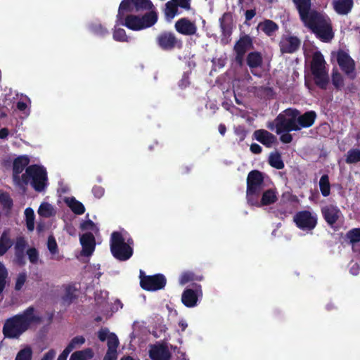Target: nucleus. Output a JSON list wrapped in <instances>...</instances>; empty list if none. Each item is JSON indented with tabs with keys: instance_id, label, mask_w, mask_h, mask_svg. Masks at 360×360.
Instances as JSON below:
<instances>
[{
	"instance_id": "obj_1",
	"label": "nucleus",
	"mask_w": 360,
	"mask_h": 360,
	"mask_svg": "<svg viewBox=\"0 0 360 360\" xmlns=\"http://www.w3.org/2000/svg\"><path fill=\"white\" fill-rule=\"evenodd\" d=\"M304 25L309 27L323 41L333 38V32L328 18L311 10V0H292Z\"/></svg>"
},
{
	"instance_id": "obj_2",
	"label": "nucleus",
	"mask_w": 360,
	"mask_h": 360,
	"mask_svg": "<svg viewBox=\"0 0 360 360\" xmlns=\"http://www.w3.org/2000/svg\"><path fill=\"white\" fill-rule=\"evenodd\" d=\"M22 177L16 186L22 191H25L27 186L30 185L35 191L43 192L49 184L46 169L41 165L35 164L28 166Z\"/></svg>"
},
{
	"instance_id": "obj_3",
	"label": "nucleus",
	"mask_w": 360,
	"mask_h": 360,
	"mask_svg": "<svg viewBox=\"0 0 360 360\" xmlns=\"http://www.w3.org/2000/svg\"><path fill=\"white\" fill-rule=\"evenodd\" d=\"M34 308L29 307L23 314L8 319L3 329L5 336L12 338H18L26 330L31 323L39 319L34 315Z\"/></svg>"
},
{
	"instance_id": "obj_4",
	"label": "nucleus",
	"mask_w": 360,
	"mask_h": 360,
	"mask_svg": "<svg viewBox=\"0 0 360 360\" xmlns=\"http://www.w3.org/2000/svg\"><path fill=\"white\" fill-rule=\"evenodd\" d=\"M133 240L126 232H113L110 238L112 255L120 261L129 259L133 255Z\"/></svg>"
},
{
	"instance_id": "obj_5",
	"label": "nucleus",
	"mask_w": 360,
	"mask_h": 360,
	"mask_svg": "<svg viewBox=\"0 0 360 360\" xmlns=\"http://www.w3.org/2000/svg\"><path fill=\"white\" fill-rule=\"evenodd\" d=\"M158 20L156 13L151 11L142 17L129 14L124 15L119 19L117 16V22H120L122 25L126 26L127 28L134 30L139 31L153 25Z\"/></svg>"
},
{
	"instance_id": "obj_6",
	"label": "nucleus",
	"mask_w": 360,
	"mask_h": 360,
	"mask_svg": "<svg viewBox=\"0 0 360 360\" xmlns=\"http://www.w3.org/2000/svg\"><path fill=\"white\" fill-rule=\"evenodd\" d=\"M298 115L299 111L295 109H286L278 115L273 124L268 127L273 130L274 126H275L277 134H281L283 131L300 130V127L297 123Z\"/></svg>"
},
{
	"instance_id": "obj_7",
	"label": "nucleus",
	"mask_w": 360,
	"mask_h": 360,
	"mask_svg": "<svg viewBox=\"0 0 360 360\" xmlns=\"http://www.w3.org/2000/svg\"><path fill=\"white\" fill-rule=\"evenodd\" d=\"M311 69L316 85L321 89H326L329 78L325 60L319 51H315L313 53Z\"/></svg>"
},
{
	"instance_id": "obj_8",
	"label": "nucleus",
	"mask_w": 360,
	"mask_h": 360,
	"mask_svg": "<svg viewBox=\"0 0 360 360\" xmlns=\"http://www.w3.org/2000/svg\"><path fill=\"white\" fill-rule=\"evenodd\" d=\"M264 189L262 174L257 171L250 172L247 177L246 200L248 205L252 202H257L256 197L260 195Z\"/></svg>"
},
{
	"instance_id": "obj_9",
	"label": "nucleus",
	"mask_w": 360,
	"mask_h": 360,
	"mask_svg": "<svg viewBox=\"0 0 360 360\" xmlns=\"http://www.w3.org/2000/svg\"><path fill=\"white\" fill-rule=\"evenodd\" d=\"M140 285L147 291H157L163 289L166 285L167 280L162 274L146 276L143 271L139 272Z\"/></svg>"
},
{
	"instance_id": "obj_10",
	"label": "nucleus",
	"mask_w": 360,
	"mask_h": 360,
	"mask_svg": "<svg viewBox=\"0 0 360 360\" xmlns=\"http://www.w3.org/2000/svg\"><path fill=\"white\" fill-rule=\"evenodd\" d=\"M152 4L150 0H123L118 10L117 16L119 19L128 13L138 12L151 8Z\"/></svg>"
},
{
	"instance_id": "obj_11",
	"label": "nucleus",
	"mask_w": 360,
	"mask_h": 360,
	"mask_svg": "<svg viewBox=\"0 0 360 360\" xmlns=\"http://www.w3.org/2000/svg\"><path fill=\"white\" fill-rule=\"evenodd\" d=\"M293 219L297 226L304 231H311L317 224L316 214L306 210L297 212Z\"/></svg>"
},
{
	"instance_id": "obj_12",
	"label": "nucleus",
	"mask_w": 360,
	"mask_h": 360,
	"mask_svg": "<svg viewBox=\"0 0 360 360\" xmlns=\"http://www.w3.org/2000/svg\"><path fill=\"white\" fill-rule=\"evenodd\" d=\"M193 286V288H186L181 295V302L188 308L196 307L199 300L202 297L201 285L194 284Z\"/></svg>"
},
{
	"instance_id": "obj_13",
	"label": "nucleus",
	"mask_w": 360,
	"mask_h": 360,
	"mask_svg": "<svg viewBox=\"0 0 360 360\" xmlns=\"http://www.w3.org/2000/svg\"><path fill=\"white\" fill-rule=\"evenodd\" d=\"M30 157L27 155H20L14 159L13 162V181L16 186L23 176L22 172L29 166Z\"/></svg>"
},
{
	"instance_id": "obj_14",
	"label": "nucleus",
	"mask_w": 360,
	"mask_h": 360,
	"mask_svg": "<svg viewBox=\"0 0 360 360\" xmlns=\"http://www.w3.org/2000/svg\"><path fill=\"white\" fill-rule=\"evenodd\" d=\"M336 57L338 63L342 71L350 78H354L355 77L354 62L352 58L344 51H339Z\"/></svg>"
},
{
	"instance_id": "obj_15",
	"label": "nucleus",
	"mask_w": 360,
	"mask_h": 360,
	"mask_svg": "<svg viewBox=\"0 0 360 360\" xmlns=\"http://www.w3.org/2000/svg\"><path fill=\"white\" fill-rule=\"evenodd\" d=\"M79 242L82 245L81 255L89 257L95 250L96 240L92 233H84L79 236Z\"/></svg>"
},
{
	"instance_id": "obj_16",
	"label": "nucleus",
	"mask_w": 360,
	"mask_h": 360,
	"mask_svg": "<svg viewBox=\"0 0 360 360\" xmlns=\"http://www.w3.org/2000/svg\"><path fill=\"white\" fill-rule=\"evenodd\" d=\"M278 200V193L275 189L264 190L260 195L256 197L257 202H252L250 205L261 207L275 203Z\"/></svg>"
},
{
	"instance_id": "obj_17",
	"label": "nucleus",
	"mask_w": 360,
	"mask_h": 360,
	"mask_svg": "<svg viewBox=\"0 0 360 360\" xmlns=\"http://www.w3.org/2000/svg\"><path fill=\"white\" fill-rule=\"evenodd\" d=\"M252 39L249 36H243L240 38L234 46L236 53V61L241 64L245 52L252 47Z\"/></svg>"
},
{
	"instance_id": "obj_18",
	"label": "nucleus",
	"mask_w": 360,
	"mask_h": 360,
	"mask_svg": "<svg viewBox=\"0 0 360 360\" xmlns=\"http://www.w3.org/2000/svg\"><path fill=\"white\" fill-rule=\"evenodd\" d=\"M175 29L179 33L188 36L195 34L197 31L195 22L185 18H181L176 22Z\"/></svg>"
},
{
	"instance_id": "obj_19",
	"label": "nucleus",
	"mask_w": 360,
	"mask_h": 360,
	"mask_svg": "<svg viewBox=\"0 0 360 360\" xmlns=\"http://www.w3.org/2000/svg\"><path fill=\"white\" fill-rule=\"evenodd\" d=\"M150 357L153 360H169L171 354L167 347L162 345H155L149 350Z\"/></svg>"
},
{
	"instance_id": "obj_20",
	"label": "nucleus",
	"mask_w": 360,
	"mask_h": 360,
	"mask_svg": "<svg viewBox=\"0 0 360 360\" xmlns=\"http://www.w3.org/2000/svg\"><path fill=\"white\" fill-rule=\"evenodd\" d=\"M300 41L296 37H285L280 42L281 51L282 53H293L300 46Z\"/></svg>"
},
{
	"instance_id": "obj_21",
	"label": "nucleus",
	"mask_w": 360,
	"mask_h": 360,
	"mask_svg": "<svg viewBox=\"0 0 360 360\" xmlns=\"http://www.w3.org/2000/svg\"><path fill=\"white\" fill-rule=\"evenodd\" d=\"M157 41L159 46L164 50L172 49L177 43L174 34L169 32L160 34L157 38Z\"/></svg>"
},
{
	"instance_id": "obj_22",
	"label": "nucleus",
	"mask_w": 360,
	"mask_h": 360,
	"mask_svg": "<svg viewBox=\"0 0 360 360\" xmlns=\"http://www.w3.org/2000/svg\"><path fill=\"white\" fill-rule=\"evenodd\" d=\"M322 212L328 224L333 225L341 216L340 210L333 205H327L322 208Z\"/></svg>"
},
{
	"instance_id": "obj_23",
	"label": "nucleus",
	"mask_w": 360,
	"mask_h": 360,
	"mask_svg": "<svg viewBox=\"0 0 360 360\" xmlns=\"http://www.w3.org/2000/svg\"><path fill=\"white\" fill-rule=\"evenodd\" d=\"M255 139L268 148L272 146L276 141V137L266 130L259 129L254 132Z\"/></svg>"
},
{
	"instance_id": "obj_24",
	"label": "nucleus",
	"mask_w": 360,
	"mask_h": 360,
	"mask_svg": "<svg viewBox=\"0 0 360 360\" xmlns=\"http://www.w3.org/2000/svg\"><path fill=\"white\" fill-rule=\"evenodd\" d=\"M335 11L340 15H347L353 6V0H335L333 3Z\"/></svg>"
},
{
	"instance_id": "obj_25",
	"label": "nucleus",
	"mask_w": 360,
	"mask_h": 360,
	"mask_svg": "<svg viewBox=\"0 0 360 360\" xmlns=\"http://www.w3.org/2000/svg\"><path fill=\"white\" fill-rule=\"evenodd\" d=\"M63 202L76 214H82L85 212L84 205L74 197H64Z\"/></svg>"
},
{
	"instance_id": "obj_26",
	"label": "nucleus",
	"mask_w": 360,
	"mask_h": 360,
	"mask_svg": "<svg viewBox=\"0 0 360 360\" xmlns=\"http://www.w3.org/2000/svg\"><path fill=\"white\" fill-rule=\"evenodd\" d=\"M316 116V113L314 111L307 112L302 115L299 114L297 118V123L300 127V129L309 127L314 124Z\"/></svg>"
},
{
	"instance_id": "obj_27",
	"label": "nucleus",
	"mask_w": 360,
	"mask_h": 360,
	"mask_svg": "<svg viewBox=\"0 0 360 360\" xmlns=\"http://www.w3.org/2000/svg\"><path fill=\"white\" fill-rule=\"evenodd\" d=\"M87 29L91 34L98 37H104L108 34L107 27L98 21L89 22L87 25Z\"/></svg>"
},
{
	"instance_id": "obj_28",
	"label": "nucleus",
	"mask_w": 360,
	"mask_h": 360,
	"mask_svg": "<svg viewBox=\"0 0 360 360\" xmlns=\"http://www.w3.org/2000/svg\"><path fill=\"white\" fill-rule=\"evenodd\" d=\"M347 237L349 240L354 252H360V228L350 230Z\"/></svg>"
},
{
	"instance_id": "obj_29",
	"label": "nucleus",
	"mask_w": 360,
	"mask_h": 360,
	"mask_svg": "<svg viewBox=\"0 0 360 360\" xmlns=\"http://www.w3.org/2000/svg\"><path fill=\"white\" fill-rule=\"evenodd\" d=\"M31 100L27 96L22 95L17 102L16 107L23 115L28 117L31 112Z\"/></svg>"
},
{
	"instance_id": "obj_30",
	"label": "nucleus",
	"mask_w": 360,
	"mask_h": 360,
	"mask_svg": "<svg viewBox=\"0 0 360 360\" xmlns=\"http://www.w3.org/2000/svg\"><path fill=\"white\" fill-rule=\"evenodd\" d=\"M38 214L44 218H49L55 216L56 210L51 204L43 202L41 203L38 210Z\"/></svg>"
},
{
	"instance_id": "obj_31",
	"label": "nucleus",
	"mask_w": 360,
	"mask_h": 360,
	"mask_svg": "<svg viewBox=\"0 0 360 360\" xmlns=\"http://www.w3.org/2000/svg\"><path fill=\"white\" fill-rule=\"evenodd\" d=\"M203 277L202 276H196L195 274L190 271H183L179 277V283L181 285H184L186 283L193 281H202Z\"/></svg>"
},
{
	"instance_id": "obj_32",
	"label": "nucleus",
	"mask_w": 360,
	"mask_h": 360,
	"mask_svg": "<svg viewBox=\"0 0 360 360\" xmlns=\"http://www.w3.org/2000/svg\"><path fill=\"white\" fill-rule=\"evenodd\" d=\"M120 25H122L120 24V22H117V19L112 34L113 39L117 41L127 42L129 41V37L126 34L125 30L120 27Z\"/></svg>"
},
{
	"instance_id": "obj_33",
	"label": "nucleus",
	"mask_w": 360,
	"mask_h": 360,
	"mask_svg": "<svg viewBox=\"0 0 360 360\" xmlns=\"http://www.w3.org/2000/svg\"><path fill=\"white\" fill-rule=\"evenodd\" d=\"M47 247L49 252L52 255V259L60 260L63 258V256L58 254V245L53 236H50L49 237L47 241Z\"/></svg>"
},
{
	"instance_id": "obj_34",
	"label": "nucleus",
	"mask_w": 360,
	"mask_h": 360,
	"mask_svg": "<svg viewBox=\"0 0 360 360\" xmlns=\"http://www.w3.org/2000/svg\"><path fill=\"white\" fill-rule=\"evenodd\" d=\"M93 356V352L91 349L86 348L83 350H79L73 352L70 358V360H89Z\"/></svg>"
},
{
	"instance_id": "obj_35",
	"label": "nucleus",
	"mask_w": 360,
	"mask_h": 360,
	"mask_svg": "<svg viewBox=\"0 0 360 360\" xmlns=\"http://www.w3.org/2000/svg\"><path fill=\"white\" fill-rule=\"evenodd\" d=\"M259 28L268 36H271L278 30V26L274 22L266 20L264 22L259 23Z\"/></svg>"
},
{
	"instance_id": "obj_36",
	"label": "nucleus",
	"mask_w": 360,
	"mask_h": 360,
	"mask_svg": "<svg viewBox=\"0 0 360 360\" xmlns=\"http://www.w3.org/2000/svg\"><path fill=\"white\" fill-rule=\"evenodd\" d=\"M85 342V338L83 336H76L73 338L65 349L70 353L73 349L82 347Z\"/></svg>"
},
{
	"instance_id": "obj_37",
	"label": "nucleus",
	"mask_w": 360,
	"mask_h": 360,
	"mask_svg": "<svg viewBox=\"0 0 360 360\" xmlns=\"http://www.w3.org/2000/svg\"><path fill=\"white\" fill-rule=\"evenodd\" d=\"M13 245L8 233L4 232L0 238V255H3Z\"/></svg>"
},
{
	"instance_id": "obj_38",
	"label": "nucleus",
	"mask_w": 360,
	"mask_h": 360,
	"mask_svg": "<svg viewBox=\"0 0 360 360\" xmlns=\"http://www.w3.org/2000/svg\"><path fill=\"white\" fill-rule=\"evenodd\" d=\"M320 190L323 196H328L330 192V186L328 176L323 175L319 181Z\"/></svg>"
},
{
	"instance_id": "obj_39",
	"label": "nucleus",
	"mask_w": 360,
	"mask_h": 360,
	"mask_svg": "<svg viewBox=\"0 0 360 360\" xmlns=\"http://www.w3.org/2000/svg\"><path fill=\"white\" fill-rule=\"evenodd\" d=\"M345 160L349 164L360 162V149L353 148L349 150L347 153Z\"/></svg>"
},
{
	"instance_id": "obj_40",
	"label": "nucleus",
	"mask_w": 360,
	"mask_h": 360,
	"mask_svg": "<svg viewBox=\"0 0 360 360\" xmlns=\"http://www.w3.org/2000/svg\"><path fill=\"white\" fill-rule=\"evenodd\" d=\"M25 215L26 219L27 228L29 231H32L34 229V210L27 207L25 210Z\"/></svg>"
},
{
	"instance_id": "obj_41",
	"label": "nucleus",
	"mask_w": 360,
	"mask_h": 360,
	"mask_svg": "<svg viewBox=\"0 0 360 360\" xmlns=\"http://www.w3.org/2000/svg\"><path fill=\"white\" fill-rule=\"evenodd\" d=\"M262 63V56L257 52L250 53L248 56V64L250 68H257Z\"/></svg>"
},
{
	"instance_id": "obj_42",
	"label": "nucleus",
	"mask_w": 360,
	"mask_h": 360,
	"mask_svg": "<svg viewBox=\"0 0 360 360\" xmlns=\"http://www.w3.org/2000/svg\"><path fill=\"white\" fill-rule=\"evenodd\" d=\"M176 4L173 1H169L166 4L165 14L167 20H171L177 13Z\"/></svg>"
},
{
	"instance_id": "obj_43",
	"label": "nucleus",
	"mask_w": 360,
	"mask_h": 360,
	"mask_svg": "<svg viewBox=\"0 0 360 360\" xmlns=\"http://www.w3.org/2000/svg\"><path fill=\"white\" fill-rule=\"evenodd\" d=\"M32 348L27 346L18 352L15 360H32Z\"/></svg>"
},
{
	"instance_id": "obj_44",
	"label": "nucleus",
	"mask_w": 360,
	"mask_h": 360,
	"mask_svg": "<svg viewBox=\"0 0 360 360\" xmlns=\"http://www.w3.org/2000/svg\"><path fill=\"white\" fill-rule=\"evenodd\" d=\"M81 229L86 233H92L94 236L96 235L99 231L98 226L91 220H86L82 223Z\"/></svg>"
},
{
	"instance_id": "obj_45",
	"label": "nucleus",
	"mask_w": 360,
	"mask_h": 360,
	"mask_svg": "<svg viewBox=\"0 0 360 360\" xmlns=\"http://www.w3.org/2000/svg\"><path fill=\"white\" fill-rule=\"evenodd\" d=\"M269 162L272 167L278 169H282L284 167L281 158L277 153H271L270 155Z\"/></svg>"
},
{
	"instance_id": "obj_46",
	"label": "nucleus",
	"mask_w": 360,
	"mask_h": 360,
	"mask_svg": "<svg viewBox=\"0 0 360 360\" xmlns=\"http://www.w3.org/2000/svg\"><path fill=\"white\" fill-rule=\"evenodd\" d=\"M0 203L5 209H10L13 205V202L9 195L3 191H0Z\"/></svg>"
},
{
	"instance_id": "obj_47",
	"label": "nucleus",
	"mask_w": 360,
	"mask_h": 360,
	"mask_svg": "<svg viewBox=\"0 0 360 360\" xmlns=\"http://www.w3.org/2000/svg\"><path fill=\"white\" fill-rule=\"evenodd\" d=\"M108 350L117 351V348L119 345V340L117 335L115 333H112L107 340Z\"/></svg>"
},
{
	"instance_id": "obj_48",
	"label": "nucleus",
	"mask_w": 360,
	"mask_h": 360,
	"mask_svg": "<svg viewBox=\"0 0 360 360\" xmlns=\"http://www.w3.org/2000/svg\"><path fill=\"white\" fill-rule=\"evenodd\" d=\"M27 280V274L25 272L20 273L18 275L15 285V289L16 290H20L23 287L25 281Z\"/></svg>"
},
{
	"instance_id": "obj_49",
	"label": "nucleus",
	"mask_w": 360,
	"mask_h": 360,
	"mask_svg": "<svg viewBox=\"0 0 360 360\" xmlns=\"http://www.w3.org/2000/svg\"><path fill=\"white\" fill-rule=\"evenodd\" d=\"M108 292L105 290L96 292L95 295V300L98 304H102L108 298Z\"/></svg>"
},
{
	"instance_id": "obj_50",
	"label": "nucleus",
	"mask_w": 360,
	"mask_h": 360,
	"mask_svg": "<svg viewBox=\"0 0 360 360\" xmlns=\"http://www.w3.org/2000/svg\"><path fill=\"white\" fill-rule=\"evenodd\" d=\"M332 82H333V85L337 88H340V87L342 86V85H343L342 77L338 72H334L333 73Z\"/></svg>"
},
{
	"instance_id": "obj_51",
	"label": "nucleus",
	"mask_w": 360,
	"mask_h": 360,
	"mask_svg": "<svg viewBox=\"0 0 360 360\" xmlns=\"http://www.w3.org/2000/svg\"><path fill=\"white\" fill-rule=\"evenodd\" d=\"M29 260L32 264H36L39 259V254L36 249L30 248L27 251Z\"/></svg>"
},
{
	"instance_id": "obj_52",
	"label": "nucleus",
	"mask_w": 360,
	"mask_h": 360,
	"mask_svg": "<svg viewBox=\"0 0 360 360\" xmlns=\"http://www.w3.org/2000/svg\"><path fill=\"white\" fill-rule=\"evenodd\" d=\"M112 333H110L109 330L106 328H101L98 332V338L101 341L103 342L108 340V339L109 338L110 335H112Z\"/></svg>"
},
{
	"instance_id": "obj_53",
	"label": "nucleus",
	"mask_w": 360,
	"mask_h": 360,
	"mask_svg": "<svg viewBox=\"0 0 360 360\" xmlns=\"http://www.w3.org/2000/svg\"><path fill=\"white\" fill-rule=\"evenodd\" d=\"M76 291V288L73 285H68L65 287V300H72V298L75 296V292Z\"/></svg>"
},
{
	"instance_id": "obj_54",
	"label": "nucleus",
	"mask_w": 360,
	"mask_h": 360,
	"mask_svg": "<svg viewBox=\"0 0 360 360\" xmlns=\"http://www.w3.org/2000/svg\"><path fill=\"white\" fill-rule=\"evenodd\" d=\"M92 192L94 195L97 198H101L104 195V188L99 186L93 188Z\"/></svg>"
},
{
	"instance_id": "obj_55",
	"label": "nucleus",
	"mask_w": 360,
	"mask_h": 360,
	"mask_svg": "<svg viewBox=\"0 0 360 360\" xmlns=\"http://www.w3.org/2000/svg\"><path fill=\"white\" fill-rule=\"evenodd\" d=\"M349 272L354 276L358 275L360 273V265L356 262H352L350 264Z\"/></svg>"
},
{
	"instance_id": "obj_56",
	"label": "nucleus",
	"mask_w": 360,
	"mask_h": 360,
	"mask_svg": "<svg viewBox=\"0 0 360 360\" xmlns=\"http://www.w3.org/2000/svg\"><path fill=\"white\" fill-rule=\"evenodd\" d=\"M178 326H179L178 332H179V333H181L186 330V329L188 326V324L186 319H179V321L178 322Z\"/></svg>"
},
{
	"instance_id": "obj_57",
	"label": "nucleus",
	"mask_w": 360,
	"mask_h": 360,
	"mask_svg": "<svg viewBox=\"0 0 360 360\" xmlns=\"http://www.w3.org/2000/svg\"><path fill=\"white\" fill-rule=\"evenodd\" d=\"M56 354V352L54 349H50L46 352L41 360H53Z\"/></svg>"
},
{
	"instance_id": "obj_58",
	"label": "nucleus",
	"mask_w": 360,
	"mask_h": 360,
	"mask_svg": "<svg viewBox=\"0 0 360 360\" xmlns=\"http://www.w3.org/2000/svg\"><path fill=\"white\" fill-rule=\"evenodd\" d=\"M8 272L4 265L0 262V281L5 282Z\"/></svg>"
},
{
	"instance_id": "obj_59",
	"label": "nucleus",
	"mask_w": 360,
	"mask_h": 360,
	"mask_svg": "<svg viewBox=\"0 0 360 360\" xmlns=\"http://www.w3.org/2000/svg\"><path fill=\"white\" fill-rule=\"evenodd\" d=\"M285 133L283 134L280 139H281V141L283 142V143H289L292 141V135L290 134L288 132L289 131H284Z\"/></svg>"
},
{
	"instance_id": "obj_60",
	"label": "nucleus",
	"mask_w": 360,
	"mask_h": 360,
	"mask_svg": "<svg viewBox=\"0 0 360 360\" xmlns=\"http://www.w3.org/2000/svg\"><path fill=\"white\" fill-rule=\"evenodd\" d=\"M117 359V351L108 350L104 357L103 360H116Z\"/></svg>"
},
{
	"instance_id": "obj_61",
	"label": "nucleus",
	"mask_w": 360,
	"mask_h": 360,
	"mask_svg": "<svg viewBox=\"0 0 360 360\" xmlns=\"http://www.w3.org/2000/svg\"><path fill=\"white\" fill-rule=\"evenodd\" d=\"M172 1L176 5L179 6L184 8H186V9L189 8L190 0H172Z\"/></svg>"
},
{
	"instance_id": "obj_62",
	"label": "nucleus",
	"mask_w": 360,
	"mask_h": 360,
	"mask_svg": "<svg viewBox=\"0 0 360 360\" xmlns=\"http://www.w3.org/2000/svg\"><path fill=\"white\" fill-rule=\"evenodd\" d=\"M25 245V240L22 238H18L15 243V249L17 251H22Z\"/></svg>"
},
{
	"instance_id": "obj_63",
	"label": "nucleus",
	"mask_w": 360,
	"mask_h": 360,
	"mask_svg": "<svg viewBox=\"0 0 360 360\" xmlns=\"http://www.w3.org/2000/svg\"><path fill=\"white\" fill-rule=\"evenodd\" d=\"M189 84V79H188V77L187 75H184L182 77V79H181V81L179 82V86L181 88V89H184L186 87H187Z\"/></svg>"
},
{
	"instance_id": "obj_64",
	"label": "nucleus",
	"mask_w": 360,
	"mask_h": 360,
	"mask_svg": "<svg viewBox=\"0 0 360 360\" xmlns=\"http://www.w3.org/2000/svg\"><path fill=\"white\" fill-rule=\"evenodd\" d=\"M250 150L253 153H255V154H258L259 153H261L262 151V148L259 145L257 144V143H252L251 146H250Z\"/></svg>"
}]
</instances>
